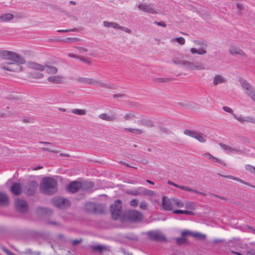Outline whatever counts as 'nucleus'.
Here are the masks:
<instances>
[{
	"instance_id": "f257e3e1",
	"label": "nucleus",
	"mask_w": 255,
	"mask_h": 255,
	"mask_svg": "<svg viewBox=\"0 0 255 255\" xmlns=\"http://www.w3.org/2000/svg\"><path fill=\"white\" fill-rule=\"evenodd\" d=\"M58 183L57 181L52 177L43 178L40 184L41 193L47 195H52L57 191Z\"/></svg>"
},
{
	"instance_id": "f03ea898",
	"label": "nucleus",
	"mask_w": 255,
	"mask_h": 255,
	"mask_svg": "<svg viewBox=\"0 0 255 255\" xmlns=\"http://www.w3.org/2000/svg\"><path fill=\"white\" fill-rule=\"evenodd\" d=\"M121 200L118 199L110 206V212L112 218L115 220L120 219L122 215V206Z\"/></svg>"
},
{
	"instance_id": "7ed1b4c3",
	"label": "nucleus",
	"mask_w": 255,
	"mask_h": 255,
	"mask_svg": "<svg viewBox=\"0 0 255 255\" xmlns=\"http://www.w3.org/2000/svg\"><path fill=\"white\" fill-rule=\"evenodd\" d=\"M239 82L246 94L255 102V88L247 80L240 78Z\"/></svg>"
},
{
	"instance_id": "20e7f679",
	"label": "nucleus",
	"mask_w": 255,
	"mask_h": 255,
	"mask_svg": "<svg viewBox=\"0 0 255 255\" xmlns=\"http://www.w3.org/2000/svg\"><path fill=\"white\" fill-rule=\"evenodd\" d=\"M148 240L156 242H164L167 239L165 236L159 230H150L146 233Z\"/></svg>"
},
{
	"instance_id": "39448f33",
	"label": "nucleus",
	"mask_w": 255,
	"mask_h": 255,
	"mask_svg": "<svg viewBox=\"0 0 255 255\" xmlns=\"http://www.w3.org/2000/svg\"><path fill=\"white\" fill-rule=\"evenodd\" d=\"M84 210L90 213L101 214L104 212V207L101 204L89 202L85 204Z\"/></svg>"
},
{
	"instance_id": "423d86ee",
	"label": "nucleus",
	"mask_w": 255,
	"mask_h": 255,
	"mask_svg": "<svg viewBox=\"0 0 255 255\" xmlns=\"http://www.w3.org/2000/svg\"><path fill=\"white\" fill-rule=\"evenodd\" d=\"M126 216L128 220L132 223L140 222L143 218L141 213L134 210H128L127 212Z\"/></svg>"
},
{
	"instance_id": "0eeeda50",
	"label": "nucleus",
	"mask_w": 255,
	"mask_h": 255,
	"mask_svg": "<svg viewBox=\"0 0 255 255\" xmlns=\"http://www.w3.org/2000/svg\"><path fill=\"white\" fill-rule=\"evenodd\" d=\"M21 64L12 61V62H5L1 64L0 68L8 71L19 72L22 70Z\"/></svg>"
},
{
	"instance_id": "6e6552de",
	"label": "nucleus",
	"mask_w": 255,
	"mask_h": 255,
	"mask_svg": "<svg viewBox=\"0 0 255 255\" xmlns=\"http://www.w3.org/2000/svg\"><path fill=\"white\" fill-rule=\"evenodd\" d=\"M52 203L54 206L61 209H67L70 206V202L67 199L60 197L53 198Z\"/></svg>"
},
{
	"instance_id": "1a4fd4ad",
	"label": "nucleus",
	"mask_w": 255,
	"mask_h": 255,
	"mask_svg": "<svg viewBox=\"0 0 255 255\" xmlns=\"http://www.w3.org/2000/svg\"><path fill=\"white\" fill-rule=\"evenodd\" d=\"M184 133L186 135L195 138L200 142H205L207 139L205 135L195 130L186 129L184 130Z\"/></svg>"
},
{
	"instance_id": "9d476101",
	"label": "nucleus",
	"mask_w": 255,
	"mask_h": 255,
	"mask_svg": "<svg viewBox=\"0 0 255 255\" xmlns=\"http://www.w3.org/2000/svg\"><path fill=\"white\" fill-rule=\"evenodd\" d=\"M138 9L144 12H147L151 14H157L158 11L154 8L152 3H142L137 5Z\"/></svg>"
},
{
	"instance_id": "9b49d317",
	"label": "nucleus",
	"mask_w": 255,
	"mask_h": 255,
	"mask_svg": "<svg viewBox=\"0 0 255 255\" xmlns=\"http://www.w3.org/2000/svg\"><path fill=\"white\" fill-rule=\"evenodd\" d=\"M184 67L190 70H201L205 69L203 64H200L198 62H191L185 60Z\"/></svg>"
},
{
	"instance_id": "f8f14e48",
	"label": "nucleus",
	"mask_w": 255,
	"mask_h": 255,
	"mask_svg": "<svg viewBox=\"0 0 255 255\" xmlns=\"http://www.w3.org/2000/svg\"><path fill=\"white\" fill-rule=\"evenodd\" d=\"M38 186L37 182L35 180L28 181L24 185V188L26 190V194L29 196L33 195Z\"/></svg>"
},
{
	"instance_id": "ddd939ff",
	"label": "nucleus",
	"mask_w": 255,
	"mask_h": 255,
	"mask_svg": "<svg viewBox=\"0 0 255 255\" xmlns=\"http://www.w3.org/2000/svg\"><path fill=\"white\" fill-rule=\"evenodd\" d=\"M5 60H11L12 62H17L20 64H24L25 62V60L23 57L16 52L13 51H9Z\"/></svg>"
},
{
	"instance_id": "4468645a",
	"label": "nucleus",
	"mask_w": 255,
	"mask_h": 255,
	"mask_svg": "<svg viewBox=\"0 0 255 255\" xmlns=\"http://www.w3.org/2000/svg\"><path fill=\"white\" fill-rule=\"evenodd\" d=\"M103 25L106 27H112L115 29H120L128 33H130L131 32L130 29L127 27L120 26L119 24L115 22H109L108 21H104L103 22Z\"/></svg>"
},
{
	"instance_id": "2eb2a0df",
	"label": "nucleus",
	"mask_w": 255,
	"mask_h": 255,
	"mask_svg": "<svg viewBox=\"0 0 255 255\" xmlns=\"http://www.w3.org/2000/svg\"><path fill=\"white\" fill-rule=\"evenodd\" d=\"M15 207L20 213H26L28 211V205L26 201L21 199H16L15 201Z\"/></svg>"
},
{
	"instance_id": "dca6fc26",
	"label": "nucleus",
	"mask_w": 255,
	"mask_h": 255,
	"mask_svg": "<svg viewBox=\"0 0 255 255\" xmlns=\"http://www.w3.org/2000/svg\"><path fill=\"white\" fill-rule=\"evenodd\" d=\"M89 84L106 89H113L114 88V85L110 84L104 83L99 79H94L90 78Z\"/></svg>"
},
{
	"instance_id": "f3484780",
	"label": "nucleus",
	"mask_w": 255,
	"mask_h": 255,
	"mask_svg": "<svg viewBox=\"0 0 255 255\" xmlns=\"http://www.w3.org/2000/svg\"><path fill=\"white\" fill-rule=\"evenodd\" d=\"M162 207L164 210L171 211L173 207V198L168 199L165 196L162 198Z\"/></svg>"
},
{
	"instance_id": "a211bd4d",
	"label": "nucleus",
	"mask_w": 255,
	"mask_h": 255,
	"mask_svg": "<svg viewBox=\"0 0 255 255\" xmlns=\"http://www.w3.org/2000/svg\"><path fill=\"white\" fill-rule=\"evenodd\" d=\"M81 182L74 181L70 183L67 186V190L71 193H74L81 189Z\"/></svg>"
},
{
	"instance_id": "6ab92c4d",
	"label": "nucleus",
	"mask_w": 255,
	"mask_h": 255,
	"mask_svg": "<svg viewBox=\"0 0 255 255\" xmlns=\"http://www.w3.org/2000/svg\"><path fill=\"white\" fill-rule=\"evenodd\" d=\"M234 118L242 124H244L245 123H249L255 124V118L250 116H238L235 114H233Z\"/></svg>"
},
{
	"instance_id": "aec40b11",
	"label": "nucleus",
	"mask_w": 255,
	"mask_h": 255,
	"mask_svg": "<svg viewBox=\"0 0 255 255\" xmlns=\"http://www.w3.org/2000/svg\"><path fill=\"white\" fill-rule=\"evenodd\" d=\"M90 248L92 249V253L98 252L100 254H102L105 252H108L110 250L109 247L100 244L91 246Z\"/></svg>"
},
{
	"instance_id": "412c9836",
	"label": "nucleus",
	"mask_w": 255,
	"mask_h": 255,
	"mask_svg": "<svg viewBox=\"0 0 255 255\" xmlns=\"http://www.w3.org/2000/svg\"><path fill=\"white\" fill-rule=\"evenodd\" d=\"M99 118L100 119L106 121L113 122L117 119V115L115 113H113L110 115L106 113H103L99 115Z\"/></svg>"
},
{
	"instance_id": "4be33fe9",
	"label": "nucleus",
	"mask_w": 255,
	"mask_h": 255,
	"mask_svg": "<svg viewBox=\"0 0 255 255\" xmlns=\"http://www.w3.org/2000/svg\"><path fill=\"white\" fill-rule=\"evenodd\" d=\"M47 81L52 84H60L64 82V77L60 75L49 76Z\"/></svg>"
},
{
	"instance_id": "5701e85b",
	"label": "nucleus",
	"mask_w": 255,
	"mask_h": 255,
	"mask_svg": "<svg viewBox=\"0 0 255 255\" xmlns=\"http://www.w3.org/2000/svg\"><path fill=\"white\" fill-rule=\"evenodd\" d=\"M11 192L15 195H20L22 193V186L19 183L14 182L10 187Z\"/></svg>"
},
{
	"instance_id": "b1692460",
	"label": "nucleus",
	"mask_w": 255,
	"mask_h": 255,
	"mask_svg": "<svg viewBox=\"0 0 255 255\" xmlns=\"http://www.w3.org/2000/svg\"><path fill=\"white\" fill-rule=\"evenodd\" d=\"M138 125H142L148 128H154L155 127V125L153 121L151 120L144 118L142 120L137 122Z\"/></svg>"
},
{
	"instance_id": "393cba45",
	"label": "nucleus",
	"mask_w": 255,
	"mask_h": 255,
	"mask_svg": "<svg viewBox=\"0 0 255 255\" xmlns=\"http://www.w3.org/2000/svg\"><path fill=\"white\" fill-rule=\"evenodd\" d=\"M227 79L223 75L220 74L215 75L213 78V84L214 86H217L218 84H223L227 82Z\"/></svg>"
},
{
	"instance_id": "a878e982",
	"label": "nucleus",
	"mask_w": 255,
	"mask_h": 255,
	"mask_svg": "<svg viewBox=\"0 0 255 255\" xmlns=\"http://www.w3.org/2000/svg\"><path fill=\"white\" fill-rule=\"evenodd\" d=\"M8 203L9 198L7 195L5 193L0 192V206H6Z\"/></svg>"
},
{
	"instance_id": "bb28decb",
	"label": "nucleus",
	"mask_w": 255,
	"mask_h": 255,
	"mask_svg": "<svg viewBox=\"0 0 255 255\" xmlns=\"http://www.w3.org/2000/svg\"><path fill=\"white\" fill-rule=\"evenodd\" d=\"M229 52L231 54H239L241 56H246L245 53L239 48L231 46L229 48Z\"/></svg>"
},
{
	"instance_id": "cd10ccee",
	"label": "nucleus",
	"mask_w": 255,
	"mask_h": 255,
	"mask_svg": "<svg viewBox=\"0 0 255 255\" xmlns=\"http://www.w3.org/2000/svg\"><path fill=\"white\" fill-rule=\"evenodd\" d=\"M28 67L30 68L35 69L39 71H43L45 70V65H42L34 62H30L28 63Z\"/></svg>"
},
{
	"instance_id": "c85d7f7f",
	"label": "nucleus",
	"mask_w": 255,
	"mask_h": 255,
	"mask_svg": "<svg viewBox=\"0 0 255 255\" xmlns=\"http://www.w3.org/2000/svg\"><path fill=\"white\" fill-rule=\"evenodd\" d=\"M94 186V183L90 181L81 182V189L83 191H88L91 189Z\"/></svg>"
},
{
	"instance_id": "c756f323",
	"label": "nucleus",
	"mask_w": 255,
	"mask_h": 255,
	"mask_svg": "<svg viewBox=\"0 0 255 255\" xmlns=\"http://www.w3.org/2000/svg\"><path fill=\"white\" fill-rule=\"evenodd\" d=\"M45 70L46 72L48 74H56L58 72V69L57 67L51 66L48 64L45 65Z\"/></svg>"
},
{
	"instance_id": "7c9ffc66",
	"label": "nucleus",
	"mask_w": 255,
	"mask_h": 255,
	"mask_svg": "<svg viewBox=\"0 0 255 255\" xmlns=\"http://www.w3.org/2000/svg\"><path fill=\"white\" fill-rule=\"evenodd\" d=\"M14 18V15L10 13H6L0 16V21L7 22L11 20Z\"/></svg>"
},
{
	"instance_id": "2f4dec72",
	"label": "nucleus",
	"mask_w": 255,
	"mask_h": 255,
	"mask_svg": "<svg viewBox=\"0 0 255 255\" xmlns=\"http://www.w3.org/2000/svg\"><path fill=\"white\" fill-rule=\"evenodd\" d=\"M173 79L171 78H161V77H156L153 78V81L154 83H168L172 80H173Z\"/></svg>"
},
{
	"instance_id": "473e14b6",
	"label": "nucleus",
	"mask_w": 255,
	"mask_h": 255,
	"mask_svg": "<svg viewBox=\"0 0 255 255\" xmlns=\"http://www.w3.org/2000/svg\"><path fill=\"white\" fill-rule=\"evenodd\" d=\"M206 48L201 47L199 49H197L195 48H192L190 49V51L193 54H198L199 55H204L207 53L206 50Z\"/></svg>"
},
{
	"instance_id": "72a5a7b5",
	"label": "nucleus",
	"mask_w": 255,
	"mask_h": 255,
	"mask_svg": "<svg viewBox=\"0 0 255 255\" xmlns=\"http://www.w3.org/2000/svg\"><path fill=\"white\" fill-rule=\"evenodd\" d=\"M142 187H139L137 189L132 190H127L126 191V193L129 195H131L132 196H137L141 194L142 190L141 189Z\"/></svg>"
},
{
	"instance_id": "f704fd0d",
	"label": "nucleus",
	"mask_w": 255,
	"mask_h": 255,
	"mask_svg": "<svg viewBox=\"0 0 255 255\" xmlns=\"http://www.w3.org/2000/svg\"><path fill=\"white\" fill-rule=\"evenodd\" d=\"M173 213L175 214H185L188 215H194V213L191 211L182 210L180 209H176L173 211Z\"/></svg>"
},
{
	"instance_id": "c9c22d12",
	"label": "nucleus",
	"mask_w": 255,
	"mask_h": 255,
	"mask_svg": "<svg viewBox=\"0 0 255 255\" xmlns=\"http://www.w3.org/2000/svg\"><path fill=\"white\" fill-rule=\"evenodd\" d=\"M141 189L142 190L141 194L147 196L148 197H154L156 195L155 193L153 191L147 189L142 187Z\"/></svg>"
},
{
	"instance_id": "e433bc0d",
	"label": "nucleus",
	"mask_w": 255,
	"mask_h": 255,
	"mask_svg": "<svg viewBox=\"0 0 255 255\" xmlns=\"http://www.w3.org/2000/svg\"><path fill=\"white\" fill-rule=\"evenodd\" d=\"M185 190V191H190V192H192L193 193H196L197 194H199V195H202V196H206L207 195V194L205 193H204V192H201L200 191H199L196 189H193L191 188H190L188 186H184V190Z\"/></svg>"
},
{
	"instance_id": "4c0bfd02",
	"label": "nucleus",
	"mask_w": 255,
	"mask_h": 255,
	"mask_svg": "<svg viewBox=\"0 0 255 255\" xmlns=\"http://www.w3.org/2000/svg\"><path fill=\"white\" fill-rule=\"evenodd\" d=\"M125 130L136 134H141L143 132V130L139 128H125Z\"/></svg>"
},
{
	"instance_id": "58836bf2",
	"label": "nucleus",
	"mask_w": 255,
	"mask_h": 255,
	"mask_svg": "<svg viewBox=\"0 0 255 255\" xmlns=\"http://www.w3.org/2000/svg\"><path fill=\"white\" fill-rule=\"evenodd\" d=\"M192 236L200 240H204L206 238L205 234L199 232H193Z\"/></svg>"
},
{
	"instance_id": "ea45409f",
	"label": "nucleus",
	"mask_w": 255,
	"mask_h": 255,
	"mask_svg": "<svg viewBox=\"0 0 255 255\" xmlns=\"http://www.w3.org/2000/svg\"><path fill=\"white\" fill-rule=\"evenodd\" d=\"M219 145L227 153H232V150H233V147H230L229 145H226L223 143H220Z\"/></svg>"
},
{
	"instance_id": "a19ab883",
	"label": "nucleus",
	"mask_w": 255,
	"mask_h": 255,
	"mask_svg": "<svg viewBox=\"0 0 255 255\" xmlns=\"http://www.w3.org/2000/svg\"><path fill=\"white\" fill-rule=\"evenodd\" d=\"M175 241L178 245H183L187 242V239L182 236L181 237L176 238Z\"/></svg>"
},
{
	"instance_id": "79ce46f5",
	"label": "nucleus",
	"mask_w": 255,
	"mask_h": 255,
	"mask_svg": "<svg viewBox=\"0 0 255 255\" xmlns=\"http://www.w3.org/2000/svg\"><path fill=\"white\" fill-rule=\"evenodd\" d=\"M60 41L63 42L75 43L79 41V39L78 38H67L66 39H61Z\"/></svg>"
},
{
	"instance_id": "37998d69",
	"label": "nucleus",
	"mask_w": 255,
	"mask_h": 255,
	"mask_svg": "<svg viewBox=\"0 0 255 255\" xmlns=\"http://www.w3.org/2000/svg\"><path fill=\"white\" fill-rule=\"evenodd\" d=\"M90 78H84L82 77H78L77 78L76 80L80 83L89 84Z\"/></svg>"
},
{
	"instance_id": "c03bdc74",
	"label": "nucleus",
	"mask_w": 255,
	"mask_h": 255,
	"mask_svg": "<svg viewBox=\"0 0 255 255\" xmlns=\"http://www.w3.org/2000/svg\"><path fill=\"white\" fill-rule=\"evenodd\" d=\"M72 112L73 114L78 115H85L86 112L85 110L82 109H75L72 110Z\"/></svg>"
},
{
	"instance_id": "a18cd8bd",
	"label": "nucleus",
	"mask_w": 255,
	"mask_h": 255,
	"mask_svg": "<svg viewBox=\"0 0 255 255\" xmlns=\"http://www.w3.org/2000/svg\"><path fill=\"white\" fill-rule=\"evenodd\" d=\"M173 204L176 205L178 207H183L184 204L182 201L177 198H173Z\"/></svg>"
},
{
	"instance_id": "49530a36",
	"label": "nucleus",
	"mask_w": 255,
	"mask_h": 255,
	"mask_svg": "<svg viewBox=\"0 0 255 255\" xmlns=\"http://www.w3.org/2000/svg\"><path fill=\"white\" fill-rule=\"evenodd\" d=\"M185 208L191 210H194L196 209L195 203L193 202H187L185 204Z\"/></svg>"
},
{
	"instance_id": "de8ad7c7",
	"label": "nucleus",
	"mask_w": 255,
	"mask_h": 255,
	"mask_svg": "<svg viewBox=\"0 0 255 255\" xmlns=\"http://www.w3.org/2000/svg\"><path fill=\"white\" fill-rule=\"evenodd\" d=\"M194 42L201 46V47L203 48H207V43L205 41H199V40H194Z\"/></svg>"
},
{
	"instance_id": "09e8293b",
	"label": "nucleus",
	"mask_w": 255,
	"mask_h": 255,
	"mask_svg": "<svg viewBox=\"0 0 255 255\" xmlns=\"http://www.w3.org/2000/svg\"><path fill=\"white\" fill-rule=\"evenodd\" d=\"M245 169L247 171H248L255 175V167L254 166H253L250 164H247L245 166Z\"/></svg>"
},
{
	"instance_id": "8fccbe9b",
	"label": "nucleus",
	"mask_w": 255,
	"mask_h": 255,
	"mask_svg": "<svg viewBox=\"0 0 255 255\" xmlns=\"http://www.w3.org/2000/svg\"><path fill=\"white\" fill-rule=\"evenodd\" d=\"M185 60H182L177 59H172V62L176 64V65H182L184 66V62Z\"/></svg>"
},
{
	"instance_id": "3c124183",
	"label": "nucleus",
	"mask_w": 255,
	"mask_h": 255,
	"mask_svg": "<svg viewBox=\"0 0 255 255\" xmlns=\"http://www.w3.org/2000/svg\"><path fill=\"white\" fill-rule=\"evenodd\" d=\"M176 41L180 45H183L185 42V39L182 37H177L175 39L171 40V41Z\"/></svg>"
},
{
	"instance_id": "603ef678",
	"label": "nucleus",
	"mask_w": 255,
	"mask_h": 255,
	"mask_svg": "<svg viewBox=\"0 0 255 255\" xmlns=\"http://www.w3.org/2000/svg\"><path fill=\"white\" fill-rule=\"evenodd\" d=\"M10 51L8 50H0V58L5 59L7 56V54Z\"/></svg>"
},
{
	"instance_id": "864d4df0",
	"label": "nucleus",
	"mask_w": 255,
	"mask_h": 255,
	"mask_svg": "<svg viewBox=\"0 0 255 255\" xmlns=\"http://www.w3.org/2000/svg\"><path fill=\"white\" fill-rule=\"evenodd\" d=\"M135 117V116L133 114L130 113V114L125 115L124 116V119L125 121H129V120H132Z\"/></svg>"
},
{
	"instance_id": "5fc2aeb1",
	"label": "nucleus",
	"mask_w": 255,
	"mask_h": 255,
	"mask_svg": "<svg viewBox=\"0 0 255 255\" xmlns=\"http://www.w3.org/2000/svg\"><path fill=\"white\" fill-rule=\"evenodd\" d=\"M78 59L88 65H90L91 64L90 58L79 56Z\"/></svg>"
},
{
	"instance_id": "6e6d98bb",
	"label": "nucleus",
	"mask_w": 255,
	"mask_h": 255,
	"mask_svg": "<svg viewBox=\"0 0 255 255\" xmlns=\"http://www.w3.org/2000/svg\"><path fill=\"white\" fill-rule=\"evenodd\" d=\"M213 161L215 162H219L221 164L224 165V166H225L226 165V164L224 162V161H222V160H221L220 159L217 158V157H215L214 156H212V159H211Z\"/></svg>"
},
{
	"instance_id": "4d7b16f0",
	"label": "nucleus",
	"mask_w": 255,
	"mask_h": 255,
	"mask_svg": "<svg viewBox=\"0 0 255 255\" xmlns=\"http://www.w3.org/2000/svg\"><path fill=\"white\" fill-rule=\"evenodd\" d=\"M193 232L188 231V230H184L181 232V236L185 238V236L191 235L192 236Z\"/></svg>"
},
{
	"instance_id": "13d9d810",
	"label": "nucleus",
	"mask_w": 255,
	"mask_h": 255,
	"mask_svg": "<svg viewBox=\"0 0 255 255\" xmlns=\"http://www.w3.org/2000/svg\"><path fill=\"white\" fill-rule=\"evenodd\" d=\"M139 208L142 210H146L147 208V204L145 201H141L139 205Z\"/></svg>"
},
{
	"instance_id": "bf43d9fd",
	"label": "nucleus",
	"mask_w": 255,
	"mask_h": 255,
	"mask_svg": "<svg viewBox=\"0 0 255 255\" xmlns=\"http://www.w3.org/2000/svg\"><path fill=\"white\" fill-rule=\"evenodd\" d=\"M44 76V75L42 73H33L32 75V77L36 79H40L43 78Z\"/></svg>"
},
{
	"instance_id": "052dcab7",
	"label": "nucleus",
	"mask_w": 255,
	"mask_h": 255,
	"mask_svg": "<svg viewBox=\"0 0 255 255\" xmlns=\"http://www.w3.org/2000/svg\"><path fill=\"white\" fill-rule=\"evenodd\" d=\"M48 224L56 226L57 227H62V225L61 223L57 222L56 221H49L47 222Z\"/></svg>"
},
{
	"instance_id": "680f3d73",
	"label": "nucleus",
	"mask_w": 255,
	"mask_h": 255,
	"mask_svg": "<svg viewBox=\"0 0 255 255\" xmlns=\"http://www.w3.org/2000/svg\"><path fill=\"white\" fill-rule=\"evenodd\" d=\"M234 152H236L241 154H243L245 152L244 149H241L238 148H233V150H232V153Z\"/></svg>"
},
{
	"instance_id": "e2e57ef3",
	"label": "nucleus",
	"mask_w": 255,
	"mask_h": 255,
	"mask_svg": "<svg viewBox=\"0 0 255 255\" xmlns=\"http://www.w3.org/2000/svg\"><path fill=\"white\" fill-rule=\"evenodd\" d=\"M138 204V200L136 199H132L130 202V205L133 207H136Z\"/></svg>"
},
{
	"instance_id": "0e129e2a",
	"label": "nucleus",
	"mask_w": 255,
	"mask_h": 255,
	"mask_svg": "<svg viewBox=\"0 0 255 255\" xmlns=\"http://www.w3.org/2000/svg\"><path fill=\"white\" fill-rule=\"evenodd\" d=\"M223 110L224 111H225V112H227V113H230L231 114H234L233 113V110L230 108V107H226V106H224L223 107Z\"/></svg>"
},
{
	"instance_id": "69168bd1",
	"label": "nucleus",
	"mask_w": 255,
	"mask_h": 255,
	"mask_svg": "<svg viewBox=\"0 0 255 255\" xmlns=\"http://www.w3.org/2000/svg\"><path fill=\"white\" fill-rule=\"evenodd\" d=\"M154 24H155L156 25H157L158 26H160L163 27H165L166 26V24H165V23L164 22H163V21L158 22V21H154Z\"/></svg>"
},
{
	"instance_id": "338daca9",
	"label": "nucleus",
	"mask_w": 255,
	"mask_h": 255,
	"mask_svg": "<svg viewBox=\"0 0 255 255\" xmlns=\"http://www.w3.org/2000/svg\"><path fill=\"white\" fill-rule=\"evenodd\" d=\"M82 242V239H80L79 240H74L72 242V245L73 246H76L79 244L81 243Z\"/></svg>"
},
{
	"instance_id": "774afa93",
	"label": "nucleus",
	"mask_w": 255,
	"mask_h": 255,
	"mask_svg": "<svg viewBox=\"0 0 255 255\" xmlns=\"http://www.w3.org/2000/svg\"><path fill=\"white\" fill-rule=\"evenodd\" d=\"M246 255H255V249H252L246 252Z\"/></svg>"
}]
</instances>
